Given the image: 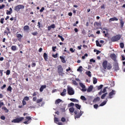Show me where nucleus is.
<instances>
[{"instance_id":"34","label":"nucleus","mask_w":125,"mask_h":125,"mask_svg":"<svg viewBox=\"0 0 125 125\" xmlns=\"http://www.w3.org/2000/svg\"><path fill=\"white\" fill-rule=\"evenodd\" d=\"M29 97L26 96L24 97L23 100H24V101H29Z\"/></svg>"},{"instance_id":"26","label":"nucleus","mask_w":125,"mask_h":125,"mask_svg":"<svg viewBox=\"0 0 125 125\" xmlns=\"http://www.w3.org/2000/svg\"><path fill=\"white\" fill-rule=\"evenodd\" d=\"M86 75L90 78L91 77V72L90 71H88L85 72Z\"/></svg>"},{"instance_id":"50","label":"nucleus","mask_w":125,"mask_h":125,"mask_svg":"<svg viewBox=\"0 0 125 125\" xmlns=\"http://www.w3.org/2000/svg\"><path fill=\"white\" fill-rule=\"evenodd\" d=\"M5 87H6V84H4L3 85V86H1L0 88L1 89H4V88H5Z\"/></svg>"},{"instance_id":"55","label":"nucleus","mask_w":125,"mask_h":125,"mask_svg":"<svg viewBox=\"0 0 125 125\" xmlns=\"http://www.w3.org/2000/svg\"><path fill=\"white\" fill-rule=\"evenodd\" d=\"M25 118H26V120H27L28 121H31V120H32V118H31V117H29V116L26 117Z\"/></svg>"},{"instance_id":"14","label":"nucleus","mask_w":125,"mask_h":125,"mask_svg":"<svg viewBox=\"0 0 125 125\" xmlns=\"http://www.w3.org/2000/svg\"><path fill=\"white\" fill-rule=\"evenodd\" d=\"M80 86H81V87H82V91H85L86 90V88H85V85H84V84H83V83H80Z\"/></svg>"},{"instance_id":"38","label":"nucleus","mask_w":125,"mask_h":125,"mask_svg":"<svg viewBox=\"0 0 125 125\" xmlns=\"http://www.w3.org/2000/svg\"><path fill=\"white\" fill-rule=\"evenodd\" d=\"M120 45L121 48H124L125 47V44L123 42H121Z\"/></svg>"},{"instance_id":"17","label":"nucleus","mask_w":125,"mask_h":125,"mask_svg":"<svg viewBox=\"0 0 125 125\" xmlns=\"http://www.w3.org/2000/svg\"><path fill=\"white\" fill-rule=\"evenodd\" d=\"M46 88V85H42L40 88V92H42V91H43V89H44V88Z\"/></svg>"},{"instance_id":"49","label":"nucleus","mask_w":125,"mask_h":125,"mask_svg":"<svg viewBox=\"0 0 125 125\" xmlns=\"http://www.w3.org/2000/svg\"><path fill=\"white\" fill-rule=\"evenodd\" d=\"M61 122H62V123H65V122H66V119L64 117L62 118Z\"/></svg>"},{"instance_id":"31","label":"nucleus","mask_w":125,"mask_h":125,"mask_svg":"<svg viewBox=\"0 0 125 125\" xmlns=\"http://www.w3.org/2000/svg\"><path fill=\"white\" fill-rule=\"evenodd\" d=\"M69 100L72 102H77V103L79 102V100L76 99H70Z\"/></svg>"},{"instance_id":"35","label":"nucleus","mask_w":125,"mask_h":125,"mask_svg":"<svg viewBox=\"0 0 125 125\" xmlns=\"http://www.w3.org/2000/svg\"><path fill=\"white\" fill-rule=\"evenodd\" d=\"M2 109L5 111V113H7L9 111V110L6 107H4Z\"/></svg>"},{"instance_id":"36","label":"nucleus","mask_w":125,"mask_h":125,"mask_svg":"<svg viewBox=\"0 0 125 125\" xmlns=\"http://www.w3.org/2000/svg\"><path fill=\"white\" fill-rule=\"evenodd\" d=\"M7 91H10L11 92L12 90V87H11V86H9L8 88L7 89Z\"/></svg>"},{"instance_id":"47","label":"nucleus","mask_w":125,"mask_h":125,"mask_svg":"<svg viewBox=\"0 0 125 125\" xmlns=\"http://www.w3.org/2000/svg\"><path fill=\"white\" fill-rule=\"evenodd\" d=\"M73 106H75V104L74 103H71L70 104H68V107H73Z\"/></svg>"},{"instance_id":"12","label":"nucleus","mask_w":125,"mask_h":125,"mask_svg":"<svg viewBox=\"0 0 125 125\" xmlns=\"http://www.w3.org/2000/svg\"><path fill=\"white\" fill-rule=\"evenodd\" d=\"M4 35H8V34H10V29L8 27H6V29L4 31Z\"/></svg>"},{"instance_id":"27","label":"nucleus","mask_w":125,"mask_h":125,"mask_svg":"<svg viewBox=\"0 0 125 125\" xmlns=\"http://www.w3.org/2000/svg\"><path fill=\"white\" fill-rule=\"evenodd\" d=\"M77 71L80 72V73H82L83 72V66H80L77 69Z\"/></svg>"},{"instance_id":"56","label":"nucleus","mask_w":125,"mask_h":125,"mask_svg":"<svg viewBox=\"0 0 125 125\" xmlns=\"http://www.w3.org/2000/svg\"><path fill=\"white\" fill-rule=\"evenodd\" d=\"M32 35H33V36H37V35H38V32L36 31L35 32H33L32 33Z\"/></svg>"},{"instance_id":"11","label":"nucleus","mask_w":125,"mask_h":125,"mask_svg":"<svg viewBox=\"0 0 125 125\" xmlns=\"http://www.w3.org/2000/svg\"><path fill=\"white\" fill-rule=\"evenodd\" d=\"M116 94V91L114 90H112V91L110 92V99L113 98L114 96Z\"/></svg>"},{"instance_id":"5","label":"nucleus","mask_w":125,"mask_h":125,"mask_svg":"<svg viewBox=\"0 0 125 125\" xmlns=\"http://www.w3.org/2000/svg\"><path fill=\"white\" fill-rule=\"evenodd\" d=\"M103 67L104 70H106V69L110 70V65H108V62L107 61H104L103 62Z\"/></svg>"},{"instance_id":"3","label":"nucleus","mask_w":125,"mask_h":125,"mask_svg":"<svg viewBox=\"0 0 125 125\" xmlns=\"http://www.w3.org/2000/svg\"><path fill=\"white\" fill-rule=\"evenodd\" d=\"M25 8V6L21 4H19L17 6H16L14 8V10L17 11V12H19L20 9H24Z\"/></svg>"},{"instance_id":"57","label":"nucleus","mask_w":125,"mask_h":125,"mask_svg":"<svg viewBox=\"0 0 125 125\" xmlns=\"http://www.w3.org/2000/svg\"><path fill=\"white\" fill-rule=\"evenodd\" d=\"M4 7H5V5H4V4H2V5L0 6V9H3Z\"/></svg>"},{"instance_id":"37","label":"nucleus","mask_w":125,"mask_h":125,"mask_svg":"<svg viewBox=\"0 0 125 125\" xmlns=\"http://www.w3.org/2000/svg\"><path fill=\"white\" fill-rule=\"evenodd\" d=\"M41 102H42V98H41L40 99H38L36 101V103L39 104V103H41Z\"/></svg>"},{"instance_id":"13","label":"nucleus","mask_w":125,"mask_h":125,"mask_svg":"<svg viewBox=\"0 0 125 125\" xmlns=\"http://www.w3.org/2000/svg\"><path fill=\"white\" fill-rule=\"evenodd\" d=\"M94 27H97V29H98L99 27L101 26V23L95 21L94 23Z\"/></svg>"},{"instance_id":"16","label":"nucleus","mask_w":125,"mask_h":125,"mask_svg":"<svg viewBox=\"0 0 125 125\" xmlns=\"http://www.w3.org/2000/svg\"><path fill=\"white\" fill-rule=\"evenodd\" d=\"M92 89H93V86L90 85V86L87 89V92H91L92 91Z\"/></svg>"},{"instance_id":"54","label":"nucleus","mask_w":125,"mask_h":125,"mask_svg":"<svg viewBox=\"0 0 125 125\" xmlns=\"http://www.w3.org/2000/svg\"><path fill=\"white\" fill-rule=\"evenodd\" d=\"M3 21H4V18L0 19V23H1V24H3Z\"/></svg>"},{"instance_id":"2","label":"nucleus","mask_w":125,"mask_h":125,"mask_svg":"<svg viewBox=\"0 0 125 125\" xmlns=\"http://www.w3.org/2000/svg\"><path fill=\"white\" fill-rule=\"evenodd\" d=\"M79 110L76 109L75 110H74V114L75 115H76L75 116V119L76 120V119H79V118H81V116H82V115H83V111H82L80 110V113H79Z\"/></svg>"},{"instance_id":"8","label":"nucleus","mask_w":125,"mask_h":125,"mask_svg":"<svg viewBox=\"0 0 125 125\" xmlns=\"http://www.w3.org/2000/svg\"><path fill=\"white\" fill-rule=\"evenodd\" d=\"M110 58L112 60H113L114 62H117L118 60H117V56L115 54H110Z\"/></svg>"},{"instance_id":"41","label":"nucleus","mask_w":125,"mask_h":125,"mask_svg":"<svg viewBox=\"0 0 125 125\" xmlns=\"http://www.w3.org/2000/svg\"><path fill=\"white\" fill-rule=\"evenodd\" d=\"M87 56H88V54L86 53L84 55V56H82V59H85V57H87Z\"/></svg>"},{"instance_id":"44","label":"nucleus","mask_w":125,"mask_h":125,"mask_svg":"<svg viewBox=\"0 0 125 125\" xmlns=\"http://www.w3.org/2000/svg\"><path fill=\"white\" fill-rule=\"evenodd\" d=\"M120 24L121 25L122 28H123L124 27V24H125V22H124V21H123V20H121L120 22Z\"/></svg>"},{"instance_id":"43","label":"nucleus","mask_w":125,"mask_h":125,"mask_svg":"<svg viewBox=\"0 0 125 125\" xmlns=\"http://www.w3.org/2000/svg\"><path fill=\"white\" fill-rule=\"evenodd\" d=\"M110 86H111V87L115 86V82L112 81L111 82Z\"/></svg>"},{"instance_id":"40","label":"nucleus","mask_w":125,"mask_h":125,"mask_svg":"<svg viewBox=\"0 0 125 125\" xmlns=\"http://www.w3.org/2000/svg\"><path fill=\"white\" fill-rule=\"evenodd\" d=\"M107 93H105L103 95H102L101 96V99H104L105 98V97L106 96V95H107Z\"/></svg>"},{"instance_id":"22","label":"nucleus","mask_w":125,"mask_h":125,"mask_svg":"<svg viewBox=\"0 0 125 125\" xmlns=\"http://www.w3.org/2000/svg\"><path fill=\"white\" fill-rule=\"evenodd\" d=\"M99 101H100V98L98 97L93 100V102L96 103V102H99Z\"/></svg>"},{"instance_id":"28","label":"nucleus","mask_w":125,"mask_h":125,"mask_svg":"<svg viewBox=\"0 0 125 125\" xmlns=\"http://www.w3.org/2000/svg\"><path fill=\"white\" fill-rule=\"evenodd\" d=\"M96 43L97 46H99V47H101V46H102V44H100L99 41H98V40L96 41Z\"/></svg>"},{"instance_id":"29","label":"nucleus","mask_w":125,"mask_h":125,"mask_svg":"<svg viewBox=\"0 0 125 125\" xmlns=\"http://www.w3.org/2000/svg\"><path fill=\"white\" fill-rule=\"evenodd\" d=\"M60 58L62 63H66V61L65 60V58L64 57L60 56Z\"/></svg>"},{"instance_id":"61","label":"nucleus","mask_w":125,"mask_h":125,"mask_svg":"<svg viewBox=\"0 0 125 125\" xmlns=\"http://www.w3.org/2000/svg\"><path fill=\"white\" fill-rule=\"evenodd\" d=\"M90 62H93V63H95V60L93 59H91L90 60Z\"/></svg>"},{"instance_id":"23","label":"nucleus","mask_w":125,"mask_h":125,"mask_svg":"<svg viewBox=\"0 0 125 125\" xmlns=\"http://www.w3.org/2000/svg\"><path fill=\"white\" fill-rule=\"evenodd\" d=\"M67 92V90L66 89H63V91L61 93V95L62 96H65L66 95V92Z\"/></svg>"},{"instance_id":"52","label":"nucleus","mask_w":125,"mask_h":125,"mask_svg":"<svg viewBox=\"0 0 125 125\" xmlns=\"http://www.w3.org/2000/svg\"><path fill=\"white\" fill-rule=\"evenodd\" d=\"M6 75H7V76L10 75V70H7Z\"/></svg>"},{"instance_id":"24","label":"nucleus","mask_w":125,"mask_h":125,"mask_svg":"<svg viewBox=\"0 0 125 125\" xmlns=\"http://www.w3.org/2000/svg\"><path fill=\"white\" fill-rule=\"evenodd\" d=\"M75 107H76V108L77 109H78V110H81V108H82V105H81L78 104H75Z\"/></svg>"},{"instance_id":"42","label":"nucleus","mask_w":125,"mask_h":125,"mask_svg":"<svg viewBox=\"0 0 125 125\" xmlns=\"http://www.w3.org/2000/svg\"><path fill=\"white\" fill-rule=\"evenodd\" d=\"M102 87H103V85L101 84L100 86H98V90H100V89H101V88H102Z\"/></svg>"},{"instance_id":"58","label":"nucleus","mask_w":125,"mask_h":125,"mask_svg":"<svg viewBox=\"0 0 125 125\" xmlns=\"http://www.w3.org/2000/svg\"><path fill=\"white\" fill-rule=\"evenodd\" d=\"M1 120H3V121H4L5 120V116H0Z\"/></svg>"},{"instance_id":"32","label":"nucleus","mask_w":125,"mask_h":125,"mask_svg":"<svg viewBox=\"0 0 125 125\" xmlns=\"http://www.w3.org/2000/svg\"><path fill=\"white\" fill-rule=\"evenodd\" d=\"M69 112L70 113H74L75 111V108L74 107H70L69 109Z\"/></svg>"},{"instance_id":"60","label":"nucleus","mask_w":125,"mask_h":125,"mask_svg":"<svg viewBox=\"0 0 125 125\" xmlns=\"http://www.w3.org/2000/svg\"><path fill=\"white\" fill-rule=\"evenodd\" d=\"M58 54H56L55 55H53L52 56L54 58H57Z\"/></svg>"},{"instance_id":"51","label":"nucleus","mask_w":125,"mask_h":125,"mask_svg":"<svg viewBox=\"0 0 125 125\" xmlns=\"http://www.w3.org/2000/svg\"><path fill=\"white\" fill-rule=\"evenodd\" d=\"M56 48H57V47L56 46H54V47H52V51L54 52H55V51H56V50H55V49H56Z\"/></svg>"},{"instance_id":"53","label":"nucleus","mask_w":125,"mask_h":125,"mask_svg":"<svg viewBox=\"0 0 125 125\" xmlns=\"http://www.w3.org/2000/svg\"><path fill=\"white\" fill-rule=\"evenodd\" d=\"M4 105V104L3 103V102H1L0 101V108H1V106H3Z\"/></svg>"},{"instance_id":"59","label":"nucleus","mask_w":125,"mask_h":125,"mask_svg":"<svg viewBox=\"0 0 125 125\" xmlns=\"http://www.w3.org/2000/svg\"><path fill=\"white\" fill-rule=\"evenodd\" d=\"M27 104V103L26 101H25L24 100H22V105L23 106H24V105H26Z\"/></svg>"},{"instance_id":"63","label":"nucleus","mask_w":125,"mask_h":125,"mask_svg":"<svg viewBox=\"0 0 125 125\" xmlns=\"http://www.w3.org/2000/svg\"><path fill=\"white\" fill-rule=\"evenodd\" d=\"M37 93H38L37 92H34L33 94H32V96L34 97L37 96Z\"/></svg>"},{"instance_id":"18","label":"nucleus","mask_w":125,"mask_h":125,"mask_svg":"<svg viewBox=\"0 0 125 125\" xmlns=\"http://www.w3.org/2000/svg\"><path fill=\"white\" fill-rule=\"evenodd\" d=\"M55 24H53L51 26L48 27V31H50L51 29H55Z\"/></svg>"},{"instance_id":"64","label":"nucleus","mask_w":125,"mask_h":125,"mask_svg":"<svg viewBox=\"0 0 125 125\" xmlns=\"http://www.w3.org/2000/svg\"><path fill=\"white\" fill-rule=\"evenodd\" d=\"M98 107V104H96L94 105V108H95V109H97Z\"/></svg>"},{"instance_id":"25","label":"nucleus","mask_w":125,"mask_h":125,"mask_svg":"<svg viewBox=\"0 0 125 125\" xmlns=\"http://www.w3.org/2000/svg\"><path fill=\"white\" fill-rule=\"evenodd\" d=\"M61 102H62V100L60 99H58L55 101V103L56 104H59V103H60Z\"/></svg>"},{"instance_id":"30","label":"nucleus","mask_w":125,"mask_h":125,"mask_svg":"<svg viewBox=\"0 0 125 125\" xmlns=\"http://www.w3.org/2000/svg\"><path fill=\"white\" fill-rule=\"evenodd\" d=\"M118 18L116 17H113L112 18L110 19V21H118Z\"/></svg>"},{"instance_id":"1","label":"nucleus","mask_w":125,"mask_h":125,"mask_svg":"<svg viewBox=\"0 0 125 125\" xmlns=\"http://www.w3.org/2000/svg\"><path fill=\"white\" fill-rule=\"evenodd\" d=\"M58 73L59 76L61 77H63L64 75H65V73H64L63 67H62V65H60L58 66Z\"/></svg>"},{"instance_id":"15","label":"nucleus","mask_w":125,"mask_h":125,"mask_svg":"<svg viewBox=\"0 0 125 125\" xmlns=\"http://www.w3.org/2000/svg\"><path fill=\"white\" fill-rule=\"evenodd\" d=\"M12 12H13V10H12V8H9V11H8V10H6L7 15H11V14H12Z\"/></svg>"},{"instance_id":"19","label":"nucleus","mask_w":125,"mask_h":125,"mask_svg":"<svg viewBox=\"0 0 125 125\" xmlns=\"http://www.w3.org/2000/svg\"><path fill=\"white\" fill-rule=\"evenodd\" d=\"M43 58L45 61H47L48 59V56H47V54H46V53H43Z\"/></svg>"},{"instance_id":"7","label":"nucleus","mask_w":125,"mask_h":125,"mask_svg":"<svg viewBox=\"0 0 125 125\" xmlns=\"http://www.w3.org/2000/svg\"><path fill=\"white\" fill-rule=\"evenodd\" d=\"M67 92L69 95H74L75 94V91L73 90V88L68 87L67 88Z\"/></svg>"},{"instance_id":"21","label":"nucleus","mask_w":125,"mask_h":125,"mask_svg":"<svg viewBox=\"0 0 125 125\" xmlns=\"http://www.w3.org/2000/svg\"><path fill=\"white\" fill-rule=\"evenodd\" d=\"M11 49L12 50V51H16V50H17V46L13 45L11 46Z\"/></svg>"},{"instance_id":"45","label":"nucleus","mask_w":125,"mask_h":125,"mask_svg":"<svg viewBox=\"0 0 125 125\" xmlns=\"http://www.w3.org/2000/svg\"><path fill=\"white\" fill-rule=\"evenodd\" d=\"M106 103V102L104 101L100 104V106H104V105H105Z\"/></svg>"},{"instance_id":"46","label":"nucleus","mask_w":125,"mask_h":125,"mask_svg":"<svg viewBox=\"0 0 125 125\" xmlns=\"http://www.w3.org/2000/svg\"><path fill=\"white\" fill-rule=\"evenodd\" d=\"M103 34H104V37H108V33H106L105 31H103Z\"/></svg>"},{"instance_id":"39","label":"nucleus","mask_w":125,"mask_h":125,"mask_svg":"<svg viewBox=\"0 0 125 125\" xmlns=\"http://www.w3.org/2000/svg\"><path fill=\"white\" fill-rule=\"evenodd\" d=\"M93 79H94V80H93L94 84L97 83V79H96V78H93Z\"/></svg>"},{"instance_id":"4","label":"nucleus","mask_w":125,"mask_h":125,"mask_svg":"<svg viewBox=\"0 0 125 125\" xmlns=\"http://www.w3.org/2000/svg\"><path fill=\"white\" fill-rule=\"evenodd\" d=\"M23 120H24V117L17 118L12 121V123L19 124V123H20V122H22Z\"/></svg>"},{"instance_id":"48","label":"nucleus","mask_w":125,"mask_h":125,"mask_svg":"<svg viewBox=\"0 0 125 125\" xmlns=\"http://www.w3.org/2000/svg\"><path fill=\"white\" fill-rule=\"evenodd\" d=\"M54 120V122L56 124V122H57V123H59V121L58 120V118H57L56 117H55Z\"/></svg>"},{"instance_id":"62","label":"nucleus","mask_w":125,"mask_h":125,"mask_svg":"<svg viewBox=\"0 0 125 125\" xmlns=\"http://www.w3.org/2000/svg\"><path fill=\"white\" fill-rule=\"evenodd\" d=\"M31 65L32 67H36V62H32Z\"/></svg>"},{"instance_id":"10","label":"nucleus","mask_w":125,"mask_h":125,"mask_svg":"<svg viewBox=\"0 0 125 125\" xmlns=\"http://www.w3.org/2000/svg\"><path fill=\"white\" fill-rule=\"evenodd\" d=\"M16 35L18 39V41L21 42V40L22 39V38H23V36H22L21 34H18V32H17Z\"/></svg>"},{"instance_id":"20","label":"nucleus","mask_w":125,"mask_h":125,"mask_svg":"<svg viewBox=\"0 0 125 125\" xmlns=\"http://www.w3.org/2000/svg\"><path fill=\"white\" fill-rule=\"evenodd\" d=\"M30 30V27L28 25H25L23 27V30L27 32Z\"/></svg>"},{"instance_id":"6","label":"nucleus","mask_w":125,"mask_h":125,"mask_svg":"<svg viewBox=\"0 0 125 125\" xmlns=\"http://www.w3.org/2000/svg\"><path fill=\"white\" fill-rule=\"evenodd\" d=\"M120 40H121V35H117L114 37H112L111 38L112 42H118Z\"/></svg>"},{"instance_id":"33","label":"nucleus","mask_w":125,"mask_h":125,"mask_svg":"<svg viewBox=\"0 0 125 125\" xmlns=\"http://www.w3.org/2000/svg\"><path fill=\"white\" fill-rule=\"evenodd\" d=\"M80 98L82 100H83V101H86V99L84 96H81Z\"/></svg>"},{"instance_id":"9","label":"nucleus","mask_w":125,"mask_h":125,"mask_svg":"<svg viewBox=\"0 0 125 125\" xmlns=\"http://www.w3.org/2000/svg\"><path fill=\"white\" fill-rule=\"evenodd\" d=\"M114 66L115 67V69L116 71H118L120 70V67H119V63H118V62H113Z\"/></svg>"}]
</instances>
